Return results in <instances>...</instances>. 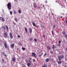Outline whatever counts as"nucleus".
<instances>
[{"mask_svg": "<svg viewBox=\"0 0 67 67\" xmlns=\"http://www.w3.org/2000/svg\"><path fill=\"white\" fill-rule=\"evenodd\" d=\"M66 21H65V22L66 23H67V20L65 19Z\"/></svg>", "mask_w": 67, "mask_h": 67, "instance_id": "c03bdc74", "label": "nucleus"}, {"mask_svg": "<svg viewBox=\"0 0 67 67\" xmlns=\"http://www.w3.org/2000/svg\"><path fill=\"white\" fill-rule=\"evenodd\" d=\"M52 15H53V14H52Z\"/></svg>", "mask_w": 67, "mask_h": 67, "instance_id": "338daca9", "label": "nucleus"}, {"mask_svg": "<svg viewBox=\"0 0 67 67\" xmlns=\"http://www.w3.org/2000/svg\"><path fill=\"white\" fill-rule=\"evenodd\" d=\"M27 61L28 62V61L27 60Z\"/></svg>", "mask_w": 67, "mask_h": 67, "instance_id": "774afa93", "label": "nucleus"}, {"mask_svg": "<svg viewBox=\"0 0 67 67\" xmlns=\"http://www.w3.org/2000/svg\"><path fill=\"white\" fill-rule=\"evenodd\" d=\"M4 55L5 56V57H7V55H5V54H4Z\"/></svg>", "mask_w": 67, "mask_h": 67, "instance_id": "de8ad7c7", "label": "nucleus"}, {"mask_svg": "<svg viewBox=\"0 0 67 67\" xmlns=\"http://www.w3.org/2000/svg\"><path fill=\"white\" fill-rule=\"evenodd\" d=\"M2 67H4V66L2 65Z\"/></svg>", "mask_w": 67, "mask_h": 67, "instance_id": "680f3d73", "label": "nucleus"}, {"mask_svg": "<svg viewBox=\"0 0 67 67\" xmlns=\"http://www.w3.org/2000/svg\"><path fill=\"white\" fill-rule=\"evenodd\" d=\"M2 19V17H0V19L1 20Z\"/></svg>", "mask_w": 67, "mask_h": 67, "instance_id": "6e6d98bb", "label": "nucleus"}, {"mask_svg": "<svg viewBox=\"0 0 67 67\" xmlns=\"http://www.w3.org/2000/svg\"><path fill=\"white\" fill-rule=\"evenodd\" d=\"M47 55V54H46V53H45L44 54V56H46V55Z\"/></svg>", "mask_w": 67, "mask_h": 67, "instance_id": "c9c22d12", "label": "nucleus"}, {"mask_svg": "<svg viewBox=\"0 0 67 67\" xmlns=\"http://www.w3.org/2000/svg\"><path fill=\"white\" fill-rule=\"evenodd\" d=\"M50 58H51V59H53V57L52 56H50Z\"/></svg>", "mask_w": 67, "mask_h": 67, "instance_id": "c756f323", "label": "nucleus"}, {"mask_svg": "<svg viewBox=\"0 0 67 67\" xmlns=\"http://www.w3.org/2000/svg\"><path fill=\"white\" fill-rule=\"evenodd\" d=\"M43 8H45V5H43Z\"/></svg>", "mask_w": 67, "mask_h": 67, "instance_id": "3c124183", "label": "nucleus"}, {"mask_svg": "<svg viewBox=\"0 0 67 67\" xmlns=\"http://www.w3.org/2000/svg\"><path fill=\"white\" fill-rule=\"evenodd\" d=\"M58 43L60 44L61 43V41H58Z\"/></svg>", "mask_w": 67, "mask_h": 67, "instance_id": "7c9ffc66", "label": "nucleus"}, {"mask_svg": "<svg viewBox=\"0 0 67 67\" xmlns=\"http://www.w3.org/2000/svg\"><path fill=\"white\" fill-rule=\"evenodd\" d=\"M10 15H12L13 12L12 11H10Z\"/></svg>", "mask_w": 67, "mask_h": 67, "instance_id": "bb28decb", "label": "nucleus"}, {"mask_svg": "<svg viewBox=\"0 0 67 67\" xmlns=\"http://www.w3.org/2000/svg\"><path fill=\"white\" fill-rule=\"evenodd\" d=\"M56 2H57V1H55Z\"/></svg>", "mask_w": 67, "mask_h": 67, "instance_id": "0e129e2a", "label": "nucleus"}, {"mask_svg": "<svg viewBox=\"0 0 67 67\" xmlns=\"http://www.w3.org/2000/svg\"><path fill=\"white\" fill-rule=\"evenodd\" d=\"M66 34V32H65V31H64L63 32V34L64 35V34Z\"/></svg>", "mask_w": 67, "mask_h": 67, "instance_id": "2f4dec72", "label": "nucleus"}, {"mask_svg": "<svg viewBox=\"0 0 67 67\" xmlns=\"http://www.w3.org/2000/svg\"><path fill=\"white\" fill-rule=\"evenodd\" d=\"M17 36L18 38H20V36L19 35H18Z\"/></svg>", "mask_w": 67, "mask_h": 67, "instance_id": "ea45409f", "label": "nucleus"}, {"mask_svg": "<svg viewBox=\"0 0 67 67\" xmlns=\"http://www.w3.org/2000/svg\"><path fill=\"white\" fill-rule=\"evenodd\" d=\"M34 5L35 8H36V7H37L36 3H34Z\"/></svg>", "mask_w": 67, "mask_h": 67, "instance_id": "f3484780", "label": "nucleus"}, {"mask_svg": "<svg viewBox=\"0 0 67 67\" xmlns=\"http://www.w3.org/2000/svg\"><path fill=\"white\" fill-rule=\"evenodd\" d=\"M30 31V33H31L32 32V29H31V28H30L29 29Z\"/></svg>", "mask_w": 67, "mask_h": 67, "instance_id": "9d476101", "label": "nucleus"}, {"mask_svg": "<svg viewBox=\"0 0 67 67\" xmlns=\"http://www.w3.org/2000/svg\"><path fill=\"white\" fill-rule=\"evenodd\" d=\"M52 35H53V34H54V33H53V31H52Z\"/></svg>", "mask_w": 67, "mask_h": 67, "instance_id": "4c0bfd02", "label": "nucleus"}, {"mask_svg": "<svg viewBox=\"0 0 67 67\" xmlns=\"http://www.w3.org/2000/svg\"><path fill=\"white\" fill-rule=\"evenodd\" d=\"M29 59L30 60H31V59H31V58L29 57Z\"/></svg>", "mask_w": 67, "mask_h": 67, "instance_id": "864d4df0", "label": "nucleus"}, {"mask_svg": "<svg viewBox=\"0 0 67 67\" xmlns=\"http://www.w3.org/2000/svg\"><path fill=\"white\" fill-rule=\"evenodd\" d=\"M2 60L3 61H4V59H2Z\"/></svg>", "mask_w": 67, "mask_h": 67, "instance_id": "13d9d810", "label": "nucleus"}, {"mask_svg": "<svg viewBox=\"0 0 67 67\" xmlns=\"http://www.w3.org/2000/svg\"><path fill=\"white\" fill-rule=\"evenodd\" d=\"M2 21H3V22H4L5 20H4V19L3 18H2Z\"/></svg>", "mask_w": 67, "mask_h": 67, "instance_id": "cd10ccee", "label": "nucleus"}, {"mask_svg": "<svg viewBox=\"0 0 67 67\" xmlns=\"http://www.w3.org/2000/svg\"><path fill=\"white\" fill-rule=\"evenodd\" d=\"M15 60H16V59L15 57H14L12 59V61H13V62H15Z\"/></svg>", "mask_w": 67, "mask_h": 67, "instance_id": "0eeeda50", "label": "nucleus"}, {"mask_svg": "<svg viewBox=\"0 0 67 67\" xmlns=\"http://www.w3.org/2000/svg\"><path fill=\"white\" fill-rule=\"evenodd\" d=\"M9 36L11 38H12V39L13 38V35H12V33L11 32L9 33Z\"/></svg>", "mask_w": 67, "mask_h": 67, "instance_id": "423d86ee", "label": "nucleus"}, {"mask_svg": "<svg viewBox=\"0 0 67 67\" xmlns=\"http://www.w3.org/2000/svg\"><path fill=\"white\" fill-rule=\"evenodd\" d=\"M14 14H16V11L15 10H14Z\"/></svg>", "mask_w": 67, "mask_h": 67, "instance_id": "a878e982", "label": "nucleus"}, {"mask_svg": "<svg viewBox=\"0 0 67 67\" xmlns=\"http://www.w3.org/2000/svg\"><path fill=\"white\" fill-rule=\"evenodd\" d=\"M55 27V25H54L53 26V27L54 28V27Z\"/></svg>", "mask_w": 67, "mask_h": 67, "instance_id": "49530a36", "label": "nucleus"}, {"mask_svg": "<svg viewBox=\"0 0 67 67\" xmlns=\"http://www.w3.org/2000/svg\"><path fill=\"white\" fill-rule=\"evenodd\" d=\"M43 53L42 52L41 53V55H43Z\"/></svg>", "mask_w": 67, "mask_h": 67, "instance_id": "603ef678", "label": "nucleus"}, {"mask_svg": "<svg viewBox=\"0 0 67 67\" xmlns=\"http://www.w3.org/2000/svg\"><path fill=\"white\" fill-rule=\"evenodd\" d=\"M18 12L19 13H20V14H21V10H18Z\"/></svg>", "mask_w": 67, "mask_h": 67, "instance_id": "5701e85b", "label": "nucleus"}, {"mask_svg": "<svg viewBox=\"0 0 67 67\" xmlns=\"http://www.w3.org/2000/svg\"><path fill=\"white\" fill-rule=\"evenodd\" d=\"M5 27L6 28L7 30V31H8V30H9V28H8V26L6 25Z\"/></svg>", "mask_w": 67, "mask_h": 67, "instance_id": "a211bd4d", "label": "nucleus"}, {"mask_svg": "<svg viewBox=\"0 0 67 67\" xmlns=\"http://www.w3.org/2000/svg\"><path fill=\"white\" fill-rule=\"evenodd\" d=\"M32 23L33 24V25L34 26H35V27H37V26L36 25H35V24L33 23Z\"/></svg>", "mask_w": 67, "mask_h": 67, "instance_id": "ddd939ff", "label": "nucleus"}, {"mask_svg": "<svg viewBox=\"0 0 67 67\" xmlns=\"http://www.w3.org/2000/svg\"><path fill=\"white\" fill-rule=\"evenodd\" d=\"M30 40L31 41H32V38H30Z\"/></svg>", "mask_w": 67, "mask_h": 67, "instance_id": "a18cd8bd", "label": "nucleus"}, {"mask_svg": "<svg viewBox=\"0 0 67 67\" xmlns=\"http://www.w3.org/2000/svg\"><path fill=\"white\" fill-rule=\"evenodd\" d=\"M45 3H47V1H45Z\"/></svg>", "mask_w": 67, "mask_h": 67, "instance_id": "09e8293b", "label": "nucleus"}, {"mask_svg": "<svg viewBox=\"0 0 67 67\" xmlns=\"http://www.w3.org/2000/svg\"><path fill=\"white\" fill-rule=\"evenodd\" d=\"M57 63L58 64H61L62 63V61H57Z\"/></svg>", "mask_w": 67, "mask_h": 67, "instance_id": "dca6fc26", "label": "nucleus"}, {"mask_svg": "<svg viewBox=\"0 0 67 67\" xmlns=\"http://www.w3.org/2000/svg\"><path fill=\"white\" fill-rule=\"evenodd\" d=\"M42 7L41 6H39L38 7V10H42Z\"/></svg>", "mask_w": 67, "mask_h": 67, "instance_id": "6e6552de", "label": "nucleus"}, {"mask_svg": "<svg viewBox=\"0 0 67 67\" xmlns=\"http://www.w3.org/2000/svg\"><path fill=\"white\" fill-rule=\"evenodd\" d=\"M14 20L16 21V22H17V20H16V19H15Z\"/></svg>", "mask_w": 67, "mask_h": 67, "instance_id": "a19ab883", "label": "nucleus"}, {"mask_svg": "<svg viewBox=\"0 0 67 67\" xmlns=\"http://www.w3.org/2000/svg\"><path fill=\"white\" fill-rule=\"evenodd\" d=\"M5 54V53L3 52H2L1 53V55H4V54Z\"/></svg>", "mask_w": 67, "mask_h": 67, "instance_id": "aec40b11", "label": "nucleus"}, {"mask_svg": "<svg viewBox=\"0 0 67 67\" xmlns=\"http://www.w3.org/2000/svg\"><path fill=\"white\" fill-rule=\"evenodd\" d=\"M56 48V46L54 45H53V47L52 48L53 49H54V48Z\"/></svg>", "mask_w": 67, "mask_h": 67, "instance_id": "9b49d317", "label": "nucleus"}, {"mask_svg": "<svg viewBox=\"0 0 67 67\" xmlns=\"http://www.w3.org/2000/svg\"><path fill=\"white\" fill-rule=\"evenodd\" d=\"M60 18H63V17H62V16H61L60 17Z\"/></svg>", "mask_w": 67, "mask_h": 67, "instance_id": "4d7b16f0", "label": "nucleus"}, {"mask_svg": "<svg viewBox=\"0 0 67 67\" xmlns=\"http://www.w3.org/2000/svg\"><path fill=\"white\" fill-rule=\"evenodd\" d=\"M43 37H45V36L44 35H43Z\"/></svg>", "mask_w": 67, "mask_h": 67, "instance_id": "8fccbe9b", "label": "nucleus"}, {"mask_svg": "<svg viewBox=\"0 0 67 67\" xmlns=\"http://www.w3.org/2000/svg\"><path fill=\"white\" fill-rule=\"evenodd\" d=\"M45 61L47 62V63L49 61V59L48 58L46 59L45 60Z\"/></svg>", "mask_w": 67, "mask_h": 67, "instance_id": "f8f14e48", "label": "nucleus"}, {"mask_svg": "<svg viewBox=\"0 0 67 67\" xmlns=\"http://www.w3.org/2000/svg\"><path fill=\"white\" fill-rule=\"evenodd\" d=\"M34 41H35V42L37 41V40H36V39H34Z\"/></svg>", "mask_w": 67, "mask_h": 67, "instance_id": "f704fd0d", "label": "nucleus"}, {"mask_svg": "<svg viewBox=\"0 0 67 67\" xmlns=\"http://www.w3.org/2000/svg\"><path fill=\"white\" fill-rule=\"evenodd\" d=\"M22 67H26V66L25 65H24V64H22Z\"/></svg>", "mask_w": 67, "mask_h": 67, "instance_id": "c85d7f7f", "label": "nucleus"}, {"mask_svg": "<svg viewBox=\"0 0 67 67\" xmlns=\"http://www.w3.org/2000/svg\"><path fill=\"white\" fill-rule=\"evenodd\" d=\"M67 19V18H66V19Z\"/></svg>", "mask_w": 67, "mask_h": 67, "instance_id": "69168bd1", "label": "nucleus"}, {"mask_svg": "<svg viewBox=\"0 0 67 67\" xmlns=\"http://www.w3.org/2000/svg\"><path fill=\"white\" fill-rule=\"evenodd\" d=\"M47 48L48 49H49V50H50V49H51V47H50L49 46H47Z\"/></svg>", "mask_w": 67, "mask_h": 67, "instance_id": "4468645a", "label": "nucleus"}, {"mask_svg": "<svg viewBox=\"0 0 67 67\" xmlns=\"http://www.w3.org/2000/svg\"><path fill=\"white\" fill-rule=\"evenodd\" d=\"M15 44H14V43H13L12 44H11L10 46L12 48H13Z\"/></svg>", "mask_w": 67, "mask_h": 67, "instance_id": "1a4fd4ad", "label": "nucleus"}, {"mask_svg": "<svg viewBox=\"0 0 67 67\" xmlns=\"http://www.w3.org/2000/svg\"><path fill=\"white\" fill-rule=\"evenodd\" d=\"M50 53H51V54H52L53 53V51H50Z\"/></svg>", "mask_w": 67, "mask_h": 67, "instance_id": "37998d69", "label": "nucleus"}, {"mask_svg": "<svg viewBox=\"0 0 67 67\" xmlns=\"http://www.w3.org/2000/svg\"><path fill=\"white\" fill-rule=\"evenodd\" d=\"M33 60L34 61V62H35V59H33Z\"/></svg>", "mask_w": 67, "mask_h": 67, "instance_id": "58836bf2", "label": "nucleus"}, {"mask_svg": "<svg viewBox=\"0 0 67 67\" xmlns=\"http://www.w3.org/2000/svg\"><path fill=\"white\" fill-rule=\"evenodd\" d=\"M2 29H3V30H5V27L4 26H2Z\"/></svg>", "mask_w": 67, "mask_h": 67, "instance_id": "412c9836", "label": "nucleus"}, {"mask_svg": "<svg viewBox=\"0 0 67 67\" xmlns=\"http://www.w3.org/2000/svg\"><path fill=\"white\" fill-rule=\"evenodd\" d=\"M17 51H18L19 50V49L18 48H17Z\"/></svg>", "mask_w": 67, "mask_h": 67, "instance_id": "bf43d9fd", "label": "nucleus"}, {"mask_svg": "<svg viewBox=\"0 0 67 67\" xmlns=\"http://www.w3.org/2000/svg\"><path fill=\"white\" fill-rule=\"evenodd\" d=\"M59 45H58V46L59 47Z\"/></svg>", "mask_w": 67, "mask_h": 67, "instance_id": "e2e57ef3", "label": "nucleus"}, {"mask_svg": "<svg viewBox=\"0 0 67 67\" xmlns=\"http://www.w3.org/2000/svg\"><path fill=\"white\" fill-rule=\"evenodd\" d=\"M65 38H67V34H66L65 35Z\"/></svg>", "mask_w": 67, "mask_h": 67, "instance_id": "473e14b6", "label": "nucleus"}, {"mask_svg": "<svg viewBox=\"0 0 67 67\" xmlns=\"http://www.w3.org/2000/svg\"><path fill=\"white\" fill-rule=\"evenodd\" d=\"M25 30L26 32H27V28H25Z\"/></svg>", "mask_w": 67, "mask_h": 67, "instance_id": "4be33fe9", "label": "nucleus"}, {"mask_svg": "<svg viewBox=\"0 0 67 67\" xmlns=\"http://www.w3.org/2000/svg\"><path fill=\"white\" fill-rule=\"evenodd\" d=\"M31 63H28L27 65L28 67H30V66H31Z\"/></svg>", "mask_w": 67, "mask_h": 67, "instance_id": "2eb2a0df", "label": "nucleus"}, {"mask_svg": "<svg viewBox=\"0 0 67 67\" xmlns=\"http://www.w3.org/2000/svg\"><path fill=\"white\" fill-rule=\"evenodd\" d=\"M43 29H45V27H44V26H43Z\"/></svg>", "mask_w": 67, "mask_h": 67, "instance_id": "5fc2aeb1", "label": "nucleus"}, {"mask_svg": "<svg viewBox=\"0 0 67 67\" xmlns=\"http://www.w3.org/2000/svg\"><path fill=\"white\" fill-rule=\"evenodd\" d=\"M11 3L9 2L7 4V8L9 10L11 9Z\"/></svg>", "mask_w": 67, "mask_h": 67, "instance_id": "f257e3e1", "label": "nucleus"}, {"mask_svg": "<svg viewBox=\"0 0 67 67\" xmlns=\"http://www.w3.org/2000/svg\"><path fill=\"white\" fill-rule=\"evenodd\" d=\"M58 58L59 59V60L60 61V60H61V59H62V58H64V55H59L58 57Z\"/></svg>", "mask_w": 67, "mask_h": 67, "instance_id": "f03ea898", "label": "nucleus"}, {"mask_svg": "<svg viewBox=\"0 0 67 67\" xmlns=\"http://www.w3.org/2000/svg\"><path fill=\"white\" fill-rule=\"evenodd\" d=\"M22 49H23V51H25V48L24 47H22Z\"/></svg>", "mask_w": 67, "mask_h": 67, "instance_id": "393cba45", "label": "nucleus"}, {"mask_svg": "<svg viewBox=\"0 0 67 67\" xmlns=\"http://www.w3.org/2000/svg\"><path fill=\"white\" fill-rule=\"evenodd\" d=\"M64 67H67V66H66V65H65L64 66Z\"/></svg>", "mask_w": 67, "mask_h": 67, "instance_id": "052dcab7", "label": "nucleus"}, {"mask_svg": "<svg viewBox=\"0 0 67 67\" xmlns=\"http://www.w3.org/2000/svg\"><path fill=\"white\" fill-rule=\"evenodd\" d=\"M32 56V57H33V56H35V58H36L37 57V55H36V54L34 52H32V54L31 55Z\"/></svg>", "mask_w": 67, "mask_h": 67, "instance_id": "20e7f679", "label": "nucleus"}, {"mask_svg": "<svg viewBox=\"0 0 67 67\" xmlns=\"http://www.w3.org/2000/svg\"><path fill=\"white\" fill-rule=\"evenodd\" d=\"M13 24L14 25H16V23H13Z\"/></svg>", "mask_w": 67, "mask_h": 67, "instance_id": "79ce46f5", "label": "nucleus"}, {"mask_svg": "<svg viewBox=\"0 0 67 67\" xmlns=\"http://www.w3.org/2000/svg\"><path fill=\"white\" fill-rule=\"evenodd\" d=\"M3 36L5 38H7L8 36V34L6 32H4V33Z\"/></svg>", "mask_w": 67, "mask_h": 67, "instance_id": "7ed1b4c3", "label": "nucleus"}, {"mask_svg": "<svg viewBox=\"0 0 67 67\" xmlns=\"http://www.w3.org/2000/svg\"><path fill=\"white\" fill-rule=\"evenodd\" d=\"M42 67H47V65L44 64L43 66H42Z\"/></svg>", "mask_w": 67, "mask_h": 67, "instance_id": "6ab92c4d", "label": "nucleus"}, {"mask_svg": "<svg viewBox=\"0 0 67 67\" xmlns=\"http://www.w3.org/2000/svg\"><path fill=\"white\" fill-rule=\"evenodd\" d=\"M29 63H31L32 61L29 60Z\"/></svg>", "mask_w": 67, "mask_h": 67, "instance_id": "72a5a7b5", "label": "nucleus"}, {"mask_svg": "<svg viewBox=\"0 0 67 67\" xmlns=\"http://www.w3.org/2000/svg\"><path fill=\"white\" fill-rule=\"evenodd\" d=\"M42 56V55L40 54V55H38V57H41V56Z\"/></svg>", "mask_w": 67, "mask_h": 67, "instance_id": "e433bc0d", "label": "nucleus"}, {"mask_svg": "<svg viewBox=\"0 0 67 67\" xmlns=\"http://www.w3.org/2000/svg\"><path fill=\"white\" fill-rule=\"evenodd\" d=\"M4 46L5 48H7L8 47V46H7V42L5 41V42L4 43Z\"/></svg>", "mask_w": 67, "mask_h": 67, "instance_id": "39448f33", "label": "nucleus"}, {"mask_svg": "<svg viewBox=\"0 0 67 67\" xmlns=\"http://www.w3.org/2000/svg\"><path fill=\"white\" fill-rule=\"evenodd\" d=\"M18 45H20L21 44V43L20 42H18Z\"/></svg>", "mask_w": 67, "mask_h": 67, "instance_id": "b1692460", "label": "nucleus"}]
</instances>
